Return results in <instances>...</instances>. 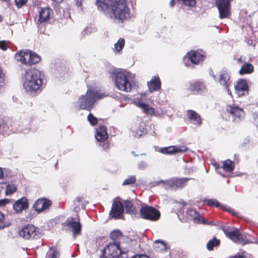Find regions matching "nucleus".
Returning a JSON list of instances; mask_svg holds the SVG:
<instances>
[{"mask_svg": "<svg viewBox=\"0 0 258 258\" xmlns=\"http://www.w3.org/2000/svg\"><path fill=\"white\" fill-rule=\"evenodd\" d=\"M96 5L111 19L122 22L130 17V11L125 0H97Z\"/></svg>", "mask_w": 258, "mask_h": 258, "instance_id": "f257e3e1", "label": "nucleus"}, {"mask_svg": "<svg viewBox=\"0 0 258 258\" xmlns=\"http://www.w3.org/2000/svg\"><path fill=\"white\" fill-rule=\"evenodd\" d=\"M43 75L36 69H30L26 72L24 76L23 87L30 92H35L39 90L42 84Z\"/></svg>", "mask_w": 258, "mask_h": 258, "instance_id": "f03ea898", "label": "nucleus"}, {"mask_svg": "<svg viewBox=\"0 0 258 258\" xmlns=\"http://www.w3.org/2000/svg\"><path fill=\"white\" fill-rule=\"evenodd\" d=\"M103 97L98 92L88 90L85 95L81 96L77 102L78 107L81 109L90 110L96 100Z\"/></svg>", "mask_w": 258, "mask_h": 258, "instance_id": "7ed1b4c3", "label": "nucleus"}, {"mask_svg": "<svg viewBox=\"0 0 258 258\" xmlns=\"http://www.w3.org/2000/svg\"><path fill=\"white\" fill-rule=\"evenodd\" d=\"M16 59L22 63L31 66L36 64L40 61V56L36 53L29 50H21L15 54Z\"/></svg>", "mask_w": 258, "mask_h": 258, "instance_id": "20e7f679", "label": "nucleus"}, {"mask_svg": "<svg viewBox=\"0 0 258 258\" xmlns=\"http://www.w3.org/2000/svg\"><path fill=\"white\" fill-rule=\"evenodd\" d=\"M129 74L121 72L115 74V85L116 88L122 91L129 92L132 90V84L128 80Z\"/></svg>", "mask_w": 258, "mask_h": 258, "instance_id": "39448f33", "label": "nucleus"}, {"mask_svg": "<svg viewBox=\"0 0 258 258\" xmlns=\"http://www.w3.org/2000/svg\"><path fill=\"white\" fill-rule=\"evenodd\" d=\"M125 252L119 243H109L102 251V256L104 258H118L121 253Z\"/></svg>", "mask_w": 258, "mask_h": 258, "instance_id": "423d86ee", "label": "nucleus"}, {"mask_svg": "<svg viewBox=\"0 0 258 258\" xmlns=\"http://www.w3.org/2000/svg\"><path fill=\"white\" fill-rule=\"evenodd\" d=\"M19 234L26 239H30L40 238L43 235V232L34 225L28 224L20 230Z\"/></svg>", "mask_w": 258, "mask_h": 258, "instance_id": "0eeeda50", "label": "nucleus"}, {"mask_svg": "<svg viewBox=\"0 0 258 258\" xmlns=\"http://www.w3.org/2000/svg\"><path fill=\"white\" fill-rule=\"evenodd\" d=\"M140 214L143 218L151 221H156L160 216L158 211L153 207L148 206H143L141 208Z\"/></svg>", "mask_w": 258, "mask_h": 258, "instance_id": "6e6552de", "label": "nucleus"}, {"mask_svg": "<svg viewBox=\"0 0 258 258\" xmlns=\"http://www.w3.org/2000/svg\"><path fill=\"white\" fill-rule=\"evenodd\" d=\"M232 0H216L220 19L229 18L230 13V3Z\"/></svg>", "mask_w": 258, "mask_h": 258, "instance_id": "1a4fd4ad", "label": "nucleus"}, {"mask_svg": "<svg viewBox=\"0 0 258 258\" xmlns=\"http://www.w3.org/2000/svg\"><path fill=\"white\" fill-rule=\"evenodd\" d=\"M223 231L229 239L235 242L241 243L246 242L245 238L238 229L234 227H228L227 228H223Z\"/></svg>", "mask_w": 258, "mask_h": 258, "instance_id": "9d476101", "label": "nucleus"}, {"mask_svg": "<svg viewBox=\"0 0 258 258\" xmlns=\"http://www.w3.org/2000/svg\"><path fill=\"white\" fill-rule=\"evenodd\" d=\"M123 207L122 204L118 198H115L112 203L111 210L110 212V216L114 219H119L123 213Z\"/></svg>", "mask_w": 258, "mask_h": 258, "instance_id": "9b49d317", "label": "nucleus"}, {"mask_svg": "<svg viewBox=\"0 0 258 258\" xmlns=\"http://www.w3.org/2000/svg\"><path fill=\"white\" fill-rule=\"evenodd\" d=\"M204 58V56L201 53L198 51H192L188 52L186 55L184 57L183 60L186 66H190L186 61L190 60V62L193 64H198L201 61H202Z\"/></svg>", "mask_w": 258, "mask_h": 258, "instance_id": "f8f14e48", "label": "nucleus"}, {"mask_svg": "<svg viewBox=\"0 0 258 258\" xmlns=\"http://www.w3.org/2000/svg\"><path fill=\"white\" fill-rule=\"evenodd\" d=\"M144 96V95H142L140 98L135 99L134 103L135 105L141 108L145 113L153 115L154 113V109L145 103L143 100Z\"/></svg>", "mask_w": 258, "mask_h": 258, "instance_id": "ddd939ff", "label": "nucleus"}, {"mask_svg": "<svg viewBox=\"0 0 258 258\" xmlns=\"http://www.w3.org/2000/svg\"><path fill=\"white\" fill-rule=\"evenodd\" d=\"M51 205V202L50 200L41 198L35 202L33 207L37 212L40 213L48 209Z\"/></svg>", "mask_w": 258, "mask_h": 258, "instance_id": "4468645a", "label": "nucleus"}, {"mask_svg": "<svg viewBox=\"0 0 258 258\" xmlns=\"http://www.w3.org/2000/svg\"><path fill=\"white\" fill-rule=\"evenodd\" d=\"M67 223L69 228L71 229L74 236L81 234L82 225L79 219L75 221L73 218H69L67 220Z\"/></svg>", "mask_w": 258, "mask_h": 258, "instance_id": "2eb2a0df", "label": "nucleus"}, {"mask_svg": "<svg viewBox=\"0 0 258 258\" xmlns=\"http://www.w3.org/2000/svg\"><path fill=\"white\" fill-rule=\"evenodd\" d=\"M235 90L238 96L245 95L248 92V85L246 81L243 79L237 81L235 85Z\"/></svg>", "mask_w": 258, "mask_h": 258, "instance_id": "dca6fc26", "label": "nucleus"}, {"mask_svg": "<svg viewBox=\"0 0 258 258\" xmlns=\"http://www.w3.org/2000/svg\"><path fill=\"white\" fill-rule=\"evenodd\" d=\"M226 110L229 114L233 116L234 120L241 119L244 116L243 110L238 106L228 105Z\"/></svg>", "mask_w": 258, "mask_h": 258, "instance_id": "f3484780", "label": "nucleus"}, {"mask_svg": "<svg viewBox=\"0 0 258 258\" xmlns=\"http://www.w3.org/2000/svg\"><path fill=\"white\" fill-rule=\"evenodd\" d=\"M185 146H169L160 149V152L166 154H174L177 153H183L187 151Z\"/></svg>", "mask_w": 258, "mask_h": 258, "instance_id": "a211bd4d", "label": "nucleus"}, {"mask_svg": "<svg viewBox=\"0 0 258 258\" xmlns=\"http://www.w3.org/2000/svg\"><path fill=\"white\" fill-rule=\"evenodd\" d=\"M219 76V83L227 90L228 93L230 94V91L228 89V86L231 83L229 74L226 70H222Z\"/></svg>", "mask_w": 258, "mask_h": 258, "instance_id": "6ab92c4d", "label": "nucleus"}, {"mask_svg": "<svg viewBox=\"0 0 258 258\" xmlns=\"http://www.w3.org/2000/svg\"><path fill=\"white\" fill-rule=\"evenodd\" d=\"M189 179L188 178H172L167 181V184L173 188L182 187Z\"/></svg>", "mask_w": 258, "mask_h": 258, "instance_id": "aec40b11", "label": "nucleus"}, {"mask_svg": "<svg viewBox=\"0 0 258 258\" xmlns=\"http://www.w3.org/2000/svg\"><path fill=\"white\" fill-rule=\"evenodd\" d=\"M95 138L98 141L102 142L106 140L108 138L106 127L103 126H100L96 128Z\"/></svg>", "mask_w": 258, "mask_h": 258, "instance_id": "412c9836", "label": "nucleus"}, {"mask_svg": "<svg viewBox=\"0 0 258 258\" xmlns=\"http://www.w3.org/2000/svg\"><path fill=\"white\" fill-rule=\"evenodd\" d=\"M27 207V200L25 198L19 200L13 205L14 209L18 213L22 212Z\"/></svg>", "mask_w": 258, "mask_h": 258, "instance_id": "4be33fe9", "label": "nucleus"}, {"mask_svg": "<svg viewBox=\"0 0 258 258\" xmlns=\"http://www.w3.org/2000/svg\"><path fill=\"white\" fill-rule=\"evenodd\" d=\"M148 86L150 92H153L160 89L161 87V82L159 77H153L152 80L148 83Z\"/></svg>", "mask_w": 258, "mask_h": 258, "instance_id": "5701e85b", "label": "nucleus"}, {"mask_svg": "<svg viewBox=\"0 0 258 258\" xmlns=\"http://www.w3.org/2000/svg\"><path fill=\"white\" fill-rule=\"evenodd\" d=\"M52 13V11L49 8H46L41 9L39 11V21L40 23L46 22L49 19Z\"/></svg>", "mask_w": 258, "mask_h": 258, "instance_id": "b1692460", "label": "nucleus"}, {"mask_svg": "<svg viewBox=\"0 0 258 258\" xmlns=\"http://www.w3.org/2000/svg\"><path fill=\"white\" fill-rule=\"evenodd\" d=\"M187 114L188 118L194 124L198 125H200L202 124L201 117L196 112L189 110L187 111Z\"/></svg>", "mask_w": 258, "mask_h": 258, "instance_id": "393cba45", "label": "nucleus"}, {"mask_svg": "<svg viewBox=\"0 0 258 258\" xmlns=\"http://www.w3.org/2000/svg\"><path fill=\"white\" fill-rule=\"evenodd\" d=\"M187 215L190 217L195 223H200L201 222V216L194 209H189L187 211Z\"/></svg>", "mask_w": 258, "mask_h": 258, "instance_id": "a878e982", "label": "nucleus"}, {"mask_svg": "<svg viewBox=\"0 0 258 258\" xmlns=\"http://www.w3.org/2000/svg\"><path fill=\"white\" fill-rule=\"evenodd\" d=\"M253 71V67L251 64L245 63L241 68L239 70V74L240 75H244L246 74H250Z\"/></svg>", "mask_w": 258, "mask_h": 258, "instance_id": "bb28decb", "label": "nucleus"}, {"mask_svg": "<svg viewBox=\"0 0 258 258\" xmlns=\"http://www.w3.org/2000/svg\"><path fill=\"white\" fill-rule=\"evenodd\" d=\"M124 205L126 213L131 215H135L137 214V211L130 201H125L124 202Z\"/></svg>", "mask_w": 258, "mask_h": 258, "instance_id": "cd10ccee", "label": "nucleus"}, {"mask_svg": "<svg viewBox=\"0 0 258 258\" xmlns=\"http://www.w3.org/2000/svg\"><path fill=\"white\" fill-rule=\"evenodd\" d=\"M154 248L157 251H163L166 250L167 247L165 243L161 240H156L153 244Z\"/></svg>", "mask_w": 258, "mask_h": 258, "instance_id": "c85d7f7f", "label": "nucleus"}, {"mask_svg": "<svg viewBox=\"0 0 258 258\" xmlns=\"http://www.w3.org/2000/svg\"><path fill=\"white\" fill-rule=\"evenodd\" d=\"M205 86L202 82H196L190 84V89L191 91H200L205 89Z\"/></svg>", "mask_w": 258, "mask_h": 258, "instance_id": "c756f323", "label": "nucleus"}, {"mask_svg": "<svg viewBox=\"0 0 258 258\" xmlns=\"http://www.w3.org/2000/svg\"><path fill=\"white\" fill-rule=\"evenodd\" d=\"M223 169L226 172H230L234 169V164L230 160H227L223 163Z\"/></svg>", "mask_w": 258, "mask_h": 258, "instance_id": "7c9ffc66", "label": "nucleus"}, {"mask_svg": "<svg viewBox=\"0 0 258 258\" xmlns=\"http://www.w3.org/2000/svg\"><path fill=\"white\" fill-rule=\"evenodd\" d=\"M124 46V40L122 38L118 39V41L114 44V52L119 53Z\"/></svg>", "mask_w": 258, "mask_h": 258, "instance_id": "2f4dec72", "label": "nucleus"}, {"mask_svg": "<svg viewBox=\"0 0 258 258\" xmlns=\"http://www.w3.org/2000/svg\"><path fill=\"white\" fill-rule=\"evenodd\" d=\"M220 244V240L214 238L212 240L209 241L207 244V249L212 250L214 246H217Z\"/></svg>", "mask_w": 258, "mask_h": 258, "instance_id": "473e14b6", "label": "nucleus"}, {"mask_svg": "<svg viewBox=\"0 0 258 258\" xmlns=\"http://www.w3.org/2000/svg\"><path fill=\"white\" fill-rule=\"evenodd\" d=\"M17 190V187L13 184H9L7 186L6 195L9 196L14 193Z\"/></svg>", "mask_w": 258, "mask_h": 258, "instance_id": "72a5a7b5", "label": "nucleus"}, {"mask_svg": "<svg viewBox=\"0 0 258 258\" xmlns=\"http://www.w3.org/2000/svg\"><path fill=\"white\" fill-rule=\"evenodd\" d=\"M59 256V252L53 248H50L47 252L45 258H58Z\"/></svg>", "mask_w": 258, "mask_h": 258, "instance_id": "f704fd0d", "label": "nucleus"}, {"mask_svg": "<svg viewBox=\"0 0 258 258\" xmlns=\"http://www.w3.org/2000/svg\"><path fill=\"white\" fill-rule=\"evenodd\" d=\"M87 119L92 125H96L98 121L97 118L91 113L88 115Z\"/></svg>", "mask_w": 258, "mask_h": 258, "instance_id": "c9c22d12", "label": "nucleus"}, {"mask_svg": "<svg viewBox=\"0 0 258 258\" xmlns=\"http://www.w3.org/2000/svg\"><path fill=\"white\" fill-rule=\"evenodd\" d=\"M136 182V177L134 176H132L128 178L125 179L122 183V185H130Z\"/></svg>", "mask_w": 258, "mask_h": 258, "instance_id": "e433bc0d", "label": "nucleus"}, {"mask_svg": "<svg viewBox=\"0 0 258 258\" xmlns=\"http://www.w3.org/2000/svg\"><path fill=\"white\" fill-rule=\"evenodd\" d=\"M207 205L209 206H215L216 207H220V204L215 199H210L205 201Z\"/></svg>", "mask_w": 258, "mask_h": 258, "instance_id": "4c0bfd02", "label": "nucleus"}, {"mask_svg": "<svg viewBox=\"0 0 258 258\" xmlns=\"http://www.w3.org/2000/svg\"><path fill=\"white\" fill-rule=\"evenodd\" d=\"M110 236L113 239L115 240L119 238L120 237H121L122 234L120 231L116 230L112 232Z\"/></svg>", "mask_w": 258, "mask_h": 258, "instance_id": "58836bf2", "label": "nucleus"}, {"mask_svg": "<svg viewBox=\"0 0 258 258\" xmlns=\"http://www.w3.org/2000/svg\"><path fill=\"white\" fill-rule=\"evenodd\" d=\"M184 5L189 6L192 7L196 5L195 0H181Z\"/></svg>", "mask_w": 258, "mask_h": 258, "instance_id": "ea45409f", "label": "nucleus"}, {"mask_svg": "<svg viewBox=\"0 0 258 258\" xmlns=\"http://www.w3.org/2000/svg\"><path fill=\"white\" fill-rule=\"evenodd\" d=\"M9 44V41H0V48L3 50H6L8 48V45Z\"/></svg>", "mask_w": 258, "mask_h": 258, "instance_id": "a19ab883", "label": "nucleus"}, {"mask_svg": "<svg viewBox=\"0 0 258 258\" xmlns=\"http://www.w3.org/2000/svg\"><path fill=\"white\" fill-rule=\"evenodd\" d=\"M144 132L143 129H139L136 131L134 132V136L136 138H139L143 136Z\"/></svg>", "mask_w": 258, "mask_h": 258, "instance_id": "79ce46f5", "label": "nucleus"}, {"mask_svg": "<svg viewBox=\"0 0 258 258\" xmlns=\"http://www.w3.org/2000/svg\"><path fill=\"white\" fill-rule=\"evenodd\" d=\"M84 199L83 196H79L77 197L74 201V203L77 206H79V205L81 202Z\"/></svg>", "mask_w": 258, "mask_h": 258, "instance_id": "37998d69", "label": "nucleus"}, {"mask_svg": "<svg viewBox=\"0 0 258 258\" xmlns=\"http://www.w3.org/2000/svg\"><path fill=\"white\" fill-rule=\"evenodd\" d=\"M27 1V0H15V3L17 6L20 8L25 4Z\"/></svg>", "mask_w": 258, "mask_h": 258, "instance_id": "c03bdc74", "label": "nucleus"}, {"mask_svg": "<svg viewBox=\"0 0 258 258\" xmlns=\"http://www.w3.org/2000/svg\"><path fill=\"white\" fill-rule=\"evenodd\" d=\"M5 74L3 70L0 68V87L2 86L4 81Z\"/></svg>", "mask_w": 258, "mask_h": 258, "instance_id": "a18cd8bd", "label": "nucleus"}, {"mask_svg": "<svg viewBox=\"0 0 258 258\" xmlns=\"http://www.w3.org/2000/svg\"><path fill=\"white\" fill-rule=\"evenodd\" d=\"M203 223L207 225H213L214 223L213 222L208 221L207 220L205 219L203 217H202L201 219V222L200 223Z\"/></svg>", "mask_w": 258, "mask_h": 258, "instance_id": "49530a36", "label": "nucleus"}, {"mask_svg": "<svg viewBox=\"0 0 258 258\" xmlns=\"http://www.w3.org/2000/svg\"><path fill=\"white\" fill-rule=\"evenodd\" d=\"M147 166V163L144 162H141L138 165V168L140 169H144Z\"/></svg>", "mask_w": 258, "mask_h": 258, "instance_id": "de8ad7c7", "label": "nucleus"}, {"mask_svg": "<svg viewBox=\"0 0 258 258\" xmlns=\"http://www.w3.org/2000/svg\"><path fill=\"white\" fill-rule=\"evenodd\" d=\"M4 216L2 212H0V229L4 227L3 220Z\"/></svg>", "mask_w": 258, "mask_h": 258, "instance_id": "09e8293b", "label": "nucleus"}, {"mask_svg": "<svg viewBox=\"0 0 258 258\" xmlns=\"http://www.w3.org/2000/svg\"><path fill=\"white\" fill-rule=\"evenodd\" d=\"M8 202L9 200L7 199L1 200H0V206H4L6 205Z\"/></svg>", "mask_w": 258, "mask_h": 258, "instance_id": "8fccbe9b", "label": "nucleus"}, {"mask_svg": "<svg viewBox=\"0 0 258 258\" xmlns=\"http://www.w3.org/2000/svg\"><path fill=\"white\" fill-rule=\"evenodd\" d=\"M132 258H149L148 256L145 255H137L133 256Z\"/></svg>", "mask_w": 258, "mask_h": 258, "instance_id": "3c124183", "label": "nucleus"}, {"mask_svg": "<svg viewBox=\"0 0 258 258\" xmlns=\"http://www.w3.org/2000/svg\"><path fill=\"white\" fill-rule=\"evenodd\" d=\"M82 0H76V5L78 7H80L82 5Z\"/></svg>", "mask_w": 258, "mask_h": 258, "instance_id": "603ef678", "label": "nucleus"}, {"mask_svg": "<svg viewBox=\"0 0 258 258\" xmlns=\"http://www.w3.org/2000/svg\"><path fill=\"white\" fill-rule=\"evenodd\" d=\"M175 1L174 0H171L170 3V6L171 7H173L175 5Z\"/></svg>", "mask_w": 258, "mask_h": 258, "instance_id": "864d4df0", "label": "nucleus"}, {"mask_svg": "<svg viewBox=\"0 0 258 258\" xmlns=\"http://www.w3.org/2000/svg\"><path fill=\"white\" fill-rule=\"evenodd\" d=\"M88 32L90 33V32L89 31V29L88 28H86L83 31V32L82 33H83V35H85V34H87Z\"/></svg>", "mask_w": 258, "mask_h": 258, "instance_id": "5fc2aeb1", "label": "nucleus"}, {"mask_svg": "<svg viewBox=\"0 0 258 258\" xmlns=\"http://www.w3.org/2000/svg\"><path fill=\"white\" fill-rule=\"evenodd\" d=\"M3 171H2V169L1 168H0V179L2 178L3 177Z\"/></svg>", "mask_w": 258, "mask_h": 258, "instance_id": "6e6d98bb", "label": "nucleus"}, {"mask_svg": "<svg viewBox=\"0 0 258 258\" xmlns=\"http://www.w3.org/2000/svg\"><path fill=\"white\" fill-rule=\"evenodd\" d=\"M53 2H55L57 3H60L62 2L63 0H52Z\"/></svg>", "mask_w": 258, "mask_h": 258, "instance_id": "4d7b16f0", "label": "nucleus"}, {"mask_svg": "<svg viewBox=\"0 0 258 258\" xmlns=\"http://www.w3.org/2000/svg\"><path fill=\"white\" fill-rule=\"evenodd\" d=\"M237 61L238 62H240V63H241V62H242V61H241V57L238 58L237 59Z\"/></svg>", "mask_w": 258, "mask_h": 258, "instance_id": "13d9d810", "label": "nucleus"}, {"mask_svg": "<svg viewBox=\"0 0 258 258\" xmlns=\"http://www.w3.org/2000/svg\"><path fill=\"white\" fill-rule=\"evenodd\" d=\"M132 154H133L135 157H136V156H138L137 154H136L135 153V152H134V151H132Z\"/></svg>", "mask_w": 258, "mask_h": 258, "instance_id": "bf43d9fd", "label": "nucleus"}, {"mask_svg": "<svg viewBox=\"0 0 258 258\" xmlns=\"http://www.w3.org/2000/svg\"><path fill=\"white\" fill-rule=\"evenodd\" d=\"M3 20V18L0 15V22L2 21Z\"/></svg>", "mask_w": 258, "mask_h": 258, "instance_id": "052dcab7", "label": "nucleus"}, {"mask_svg": "<svg viewBox=\"0 0 258 258\" xmlns=\"http://www.w3.org/2000/svg\"><path fill=\"white\" fill-rule=\"evenodd\" d=\"M78 209V207H76V208H75L74 209H75V211H77Z\"/></svg>", "mask_w": 258, "mask_h": 258, "instance_id": "680f3d73", "label": "nucleus"}, {"mask_svg": "<svg viewBox=\"0 0 258 258\" xmlns=\"http://www.w3.org/2000/svg\"><path fill=\"white\" fill-rule=\"evenodd\" d=\"M213 76L214 78H215V76L214 75H213Z\"/></svg>", "mask_w": 258, "mask_h": 258, "instance_id": "e2e57ef3", "label": "nucleus"}]
</instances>
